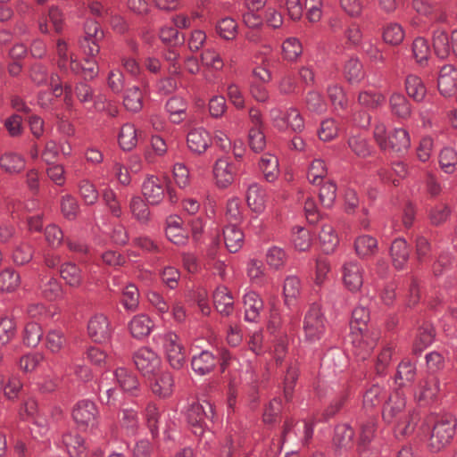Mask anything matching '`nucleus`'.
Wrapping results in <instances>:
<instances>
[{
    "mask_svg": "<svg viewBox=\"0 0 457 457\" xmlns=\"http://www.w3.org/2000/svg\"><path fill=\"white\" fill-rule=\"evenodd\" d=\"M214 417L212 404L208 401L193 403L186 411L188 428L198 438L199 447L212 450L216 445V436L208 423Z\"/></svg>",
    "mask_w": 457,
    "mask_h": 457,
    "instance_id": "f257e3e1",
    "label": "nucleus"
},
{
    "mask_svg": "<svg viewBox=\"0 0 457 457\" xmlns=\"http://www.w3.org/2000/svg\"><path fill=\"white\" fill-rule=\"evenodd\" d=\"M385 422L394 425L397 436H405L414 431L417 415L412 409L406 408V399L399 392L392 394L383 407Z\"/></svg>",
    "mask_w": 457,
    "mask_h": 457,
    "instance_id": "f03ea898",
    "label": "nucleus"
},
{
    "mask_svg": "<svg viewBox=\"0 0 457 457\" xmlns=\"http://www.w3.org/2000/svg\"><path fill=\"white\" fill-rule=\"evenodd\" d=\"M457 420L450 413L438 416L435 420L431 433L427 441V447L431 453H439L453 440Z\"/></svg>",
    "mask_w": 457,
    "mask_h": 457,
    "instance_id": "7ed1b4c3",
    "label": "nucleus"
},
{
    "mask_svg": "<svg viewBox=\"0 0 457 457\" xmlns=\"http://www.w3.org/2000/svg\"><path fill=\"white\" fill-rule=\"evenodd\" d=\"M328 320L319 303H313L307 310L303 322L305 340L311 343L322 338L326 332Z\"/></svg>",
    "mask_w": 457,
    "mask_h": 457,
    "instance_id": "20e7f679",
    "label": "nucleus"
},
{
    "mask_svg": "<svg viewBox=\"0 0 457 457\" xmlns=\"http://www.w3.org/2000/svg\"><path fill=\"white\" fill-rule=\"evenodd\" d=\"M353 428L346 423L338 424L335 427L332 438L334 457H358L354 447Z\"/></svg>",
    "mask_w": 457,
    "mask_h": 457,
    "instance_id": "39448f33",
    "label": "nucleus"
},
{
    "mask_svg": "<svg viewBox=\"0 0 457 457\" xmlns=\"http://www.w3.org/2000/svg\"><path fill=\"white\" fill-rule=\"evenodd\" d=\"M72 419L77 427L83 431L98 427L99 411L96 404L88 399L79 401L72 409Z\"/></svg>",
    "mask_w": 457,
    "mask_h": 457,
    "instance_id": "423d86ee",
    "label": "nucleus"
},
{
    "mask_svg": "<svg viewBox=\"0 0 457 457\" xmlns=\"http://www.w3.org/2000/svg\"><path fill=\"white\" fill-rule=\"evenodd\" d=\"M133 361L137 370L145 378L158 374L162 367L160 356L149 347H141L133 353Z\"/></svg>",
    "mask_w": 457,
    "mask_h": 457,
    "instance_id": "0eeeda50",
    "label": "nucleus"
},
{
    "mask_svg": "<svg viewBox=\"0 0 457 457\" xmlns=\"http://www.w3.org/2000/svg\"><path fill=\"white\" fill-rule=\"evenodd\" d=\"M353 353L357 360L365 361L368 359L378 340V334L363 331L362 328H358V331H352Z\"/></svg>",
    "mask_w": 457,
    "mask_h": 457,
    "instance_id": "6e6552de",
    "label": "nucleus"
},
{
    "mask_svg": "<svg viewBox=\"0 0 457 457\" xmlns=\"http://www.w3.org/2000/svg\"><path fill=\"white\" fill-rule=\"evenodd\" d=\"M160 339L170 365L176 370L181 369L186 361V352L178 335L168 332Z\"/></svg>",
    "mask_w": 457,
    "mask_h": 457,
    "instance_id": "1a4fd4ad",
    "label": "nucleus"
},
{
    "mask_svg": "<svg viewBox=\"0 0 457 457\" xmlns=\"http://www.w3.org/2000/svg\"><path fill=\"white\" fill-rule=\"evenodd\" d=\"M270 117L274 127L279 130L290 129L292 131L298 132L304 127L303 119L295 108H289L285 112L273 108L270 112Z\"/></svg>",
    "mask_w": 457,
    "mask_h": 457,
    "instance_id": "9d476101",
    "label": "nucleus"
},
{
    "mask_svg": "<svg viewBox=\"0 0 457 457\" xmlns=\"http://www.w3.org/2000/svg\"><path fill=\"white\" fill-rule=\"evenodd\" d=\"M87 332L93 341L104 343L111 338L112 330L108 318L104 314H96L89 320Z\"/></svg>",
    "mask_w": 457,
    "mask_h": 457,
    "instance_id": "9b49d317",
    "label": "nucleus"
},
{
    "mask_svg": "<svg viewBox=\"0 0 457 457\" xmlns=\"http://www.w3.org/2000/svg\"><path fill=\"white\" fill-rule=\"evenodd\" d=\"M215 184L220 188L228 187L235 179L237 168L228 158H219L212 168Z\"/></svg>",
    "mask_w": 457,
    "mask_h": 457,
    "instance_id": "f8f14e48",
    "label": "nucleus"
},
{
    "mask_svg": "<svg viewBox=\"0 0 457 457\" xmlns=\"http://www.w3.org/2000/svg\"><path fill=\"white\" fill-rule=\"evenodd\" d=\"M220 358L209 350H203L198 354L193 355L191 359V368L193 371L204 376L214 370Z\"/></svg>",
    "mask_w": 457,
    "mask_h": 457,
    "instance_id": "ddd939ff",
    "label": "nucleus"
},
{
    "mask_svg": "<svg viewBox=\"0 0 457 457\" xmlns=\"http://www.w3.org/2000/svg\"><path fill=\"white\" fill-rule=\"evenodd\" d=\"M113 375L121 390L131 396H139L141 395V386L137 375L126 368H117Z\"/></svg>",
    "mask_w": 457,
    "mask_h": 457,
    "instance_id": "4468645a",
    "label": "nucleus"
},
{
    "mask_svg": "<svg viewBox=\"0 0 457 457\" xmlns=\"http://www.w3.org/2000/svg\"><path fill=\"white\" fill-rule=\"evenodd\" d=\"M343 280L350 291L356 292L361 287L363 284V270L359 262L350 261L344 264Z\"/></svg>",
    "mask_w": 457,
    "mask_h": 457,
    "instance_id": "2eb2a0df",
    "label": "nucleus"
},
{
    "mask_svg": "<svg viewBox=\"0 0 457 457\" xmlns=\"http://www.w3.org/2000/svg\"><path fill=\"white\" fill-rule=\"evenodd\" d=\"M187 144L191 152L201 154L211 145L212 137L204 128H194L187 133Z\"/></svg>",
    "mask_w": 457,
    "mask_h": 457,
    "instance_id": "dca6fc26",
    "label": "nucleus"
},
{
    "mask_svg": "<svg viewBox=\"0 0 457 457\" xmlns=\"http://www.w3.org/2000/svg\"><path fill=\"white\" fill-rule=\"evenodd\" d=\"M438 392V378L435 376H428L420 383L414 395L420 404H427L436 398Z\"/></svg>",
    "mask_w": 457,
    "mask_h": 457,
    "instance_id": "f3484780",
    "label": "nucleus"
},
{
    "mask_svg": "<svg viewBox=\"0 0 457 457\" xmlns=\"http://www.w3.org/2000/svg\"><path fill=\"white\" fill-rule=\"evenodd\" d=\"M213 303L218 312L229 316L234 311V298L225 286H219L213 292Z\"/></svg>",
    "mask_w": 457,
    "mask_h": 457,
    "instance_id": "a211bd4d",
    "label": "nucleus"
},
{
    "mask_svg": "<svg viewBox=\"0 0 457 457\" xmlns=\"http://www.w3.org/2000/svg\"><path fill=\"white\" fill-rule=\"evenodd\" d=\"M245 320L248 322H258L261 312L263 310V302L260 295L253 292H248L244 295Z\"/></svg>",
    "mask_w": 457,
    "mask_h": 457,
    "instance_id": "6ab92c4d",
    "label": "nucleus"
},
{
    "mask_svg": "<svg viewBox=\"0 0 457 457\" xmlns=\"http://www.w3.org/2000/svg\"><path fill=\"white\" fill-rule=\"evenodd\" d=\"M62 443L70 457H87V446L84 439L76 432H66L62 435Z\"/></svg>",
    "mask_w": 457,
    "mask_h": 457,
    "instance_id": "aec40b11",
    "label": "nucleus"
},
{
    "mask_svg": "<svg viewBox=\"0 0 457 457\" xmlns=\"http://www.w3.org/2000/svg\"><path fill=\"white\" fill-rule=\"evenodd\" d=\"M457 87V71L452 65L442 67L438 77V89L445 96H452Z\"/></svg>",
    "mask_w": 457,
    "mask_h": 457,
    "instance_id": "412c9836",
    "label": "nucleus"
},
{
    "mask_svg": "<svg viewBox=\"0 0 457 457\" xmlns=\"http://www.w3.org/2000/svg\"><path fill=\"white\" fill-rule=\"evenodd\" d=\"M393 265L397 270H403L410 257V249L404 238L395 239L390 247Z\"/></svg>",
    "mask_w": 457,
    "mask_h": 457,
    "instance_id": "4be33fe9",
    "label": "nucleus"
},
{
    "mask_svg": "<svg viewBox=\"0 0 457 457\" xmlns=\"http://www.w3.org/2000/svg\"><path fill=\"white\" fill-rule=\"evenodd\" d=\"M223 238L225 245L230 253L238 252L245 242L244 232L235 224H228L224 227Z\"/></svg>",
    "mask_w": 457,
    "mask_h": 457,
    "instance_id": "5701e85b",
    "label": "nucleus"
},
{
    "mask_svg": "<svg viewBox=\"0 0 457 457\" xmlns=\"http://www.w3.org/2000/svg\"><path fill=\"white\" fill-rule=\"evenodd\" d=\"M386 150L403 154L406 152L410 145L411 140L408 132L403 129H395L387 137Z\"/></svg>",
    "mask_w": 457,
    "mask_h": 457,
    "instance_id": "b1692460",
    "label": "nucleus"
},
{
    "mask_svg": "<svg viewBox=\"0 0 457 457\" xmlns=\"http://www.w3.org/2000/svg\"><path fill=\"white\" fill-rule=\"evenodd\" d=\"M174 379L169 371L162 372L151 385L152 392L162 398L169 397L173 393Z\"/></svg>",
    "mask_w": 457,
    "mask_h": 457,
    "instance_id": "393cba45",
    "label": "nucleus"
},
{
    "mask_svg": "<svg viewBox=\"0 0 457 457\" xmlns=\"http://www.w3.org/2000/svg\"><path fill=\"white\" fill-rule=\"evenodd\" d=\"M318 237L321 250L327 254L332 253L339 244V238L334 228L329 224L321 227Z\"/></svg>",
    "mask_w": 457,
    "mask_h": 457,
    "instance_id": "a878e982",
    "label": "nucleus"
},
{
    "mask_svg": "<svg viewBox=\"0 0 457 457\" xmlns=\"http://www.w3.org/2000/svg\"><path fill=\"white\" fill-rule=\"evenodd\" d=\"M416 371V365L411 361H401L395 376V384L400 387L411 385L415 380Z\"/></svg>",
    "mask_w": 457,
    "mask_h": 457,
    "instance_id": "bb28decb",
    "label": "nucleus"
},
{
    "mask_svg": "<svg viewBox=\"0 0 457 457\" xmlns=\"http://www.w3.org/2000/svg\"><path fill=\"white\" fill-rule=\"evenodd\" d=\"M435 338V331L431 324L424 323L417 331L413 343V352L418 354L429 346Z\"/></svg>",
    "mask_w": 457,
    "mask_h": 457,
    "instance_id": "cd10ccee",
    "label": "nucleus"
},
{
    "mask_svg": "<svg viewBox=\"0 0 457 457\" xmlns=\"http://www.w3.org/2000/svg\"><path fill=\"white\" fill-rule=\"evenodd\" d=\"M152 327V320L145 314L134 316L129 325L132 337L138 339L148 336L151 332Z\"/></svg>",
    "mask_w": 457,
    "mask_h": 457,
    "instance_id": "c85d7f7f",
    "label": "nucleus"
},
{
    "mask_svg": "<svg viewBox=\"0 0 457 457\" xmlns=\"http://www.w3.org/2000/svg\"><path fill=\"white\" fill-rule=\"evenodd\" d=\"M433 47L435 54L441 59L446 58L453 51V41L449 39L447 33L437 29L433 35Z\"/></svg>",
    "mask_w": 457,
    "mask_h": 457,
    "instance_id": "c756f323",
    "label": "nucleus"
},
{
    "mask_svg": "<svg viewBox=\"0 0 457 457\" xmlns=\"http://www.w3.org/2000/svg\"><path fill=\"white\" fill-rule=\"evenodd\" d=\"M139 134L133 124H124L119 134L120 146L126 151L133 149L138 141Z\"/></svg>",
    "mask_w": 457,
    "mask_h": 457,
    "instance_id": "7c9ffc66",
    "label": "nucleus"
},
{
    "mask_svg": "<svg viewBox=\"0 0 457 457\" xmlns=\"http://www.w3.org/2000/svg\"><path fill=\"white\" fill-rule=\"evenodd\" d=\"M123 104L130 112H137L143 107V93L141 89L133 86L128 87L124 92Z\"/></svg>",
    "mask_w": 457,
    "mask_h": 457,
    "instance_id": "2f4dec72",
    "label": "nucleus"
},
{
    "mask_svg": "<svg viewBox=\"0 0 457 457\" xmlns=\"http://www.w3.org/2000/svg\"><path fill=\"white\" fill-rule=\"evenodd\" d=\"M354 248L360 257L371 256L378 250V241L371 236L362 235L355 239Z\"/></svg>",
    "mask_w": 457,
    "mask_h": 457,
    "instance_id": "473e14b6",
    "label": "nucleus"
},
{
    "mask_svg": "<svg viewBox=\"0 0 457 457\" xmlns=\"http://www.w3.org/2000/svg\"><path fill=\"white\" fill-rule=\"evenodd\" d=\"M291 240L295 248L300 252L309 250L312 243L310 231L306 228L300 226L293 228Z\"/></svg>",
    "mask_w": 457,
    "mask_h": 457,
    "instance_id": "72a5a7b5",
    "label": "nucleus"
},
{
    "mask_svg": "<svg viewBox=\"0 0 457 457\" xmlns=\"http://www.w3.org/2000/svg\"><path fill=\"white\" fill-rule=\"evenodd\" d=\"M387 398V392L378 385H373L363 395V406L372 409Z\"/></svg>",
    "mask_w": 457,
    "mask_h": 457,
    "instance_id": "f704fd0d",
    "label": "nucleus"
},
{
    "mask_svg": "<svg viewBox=\"0 0 457 457\" xmlns=\"http://www.w3.org/2000/svg\"><path fill=\"white\" fill-rule=\"evenodd\" d=\"M67 345V337L62 329L54 328L46 336V347L53 353H59Z\"/></svg>",
    "mask_w": 457,
    "mask_h": 457,
    "instance_id": "c9c22d12",
    "label": "nucleus"
},
{
    "mask_svg": "<svg viewBox=\"0 0 457 457\" xmlns=\"http://www.w3.org/2000/svg\"><path fill=\"white\" fill-rule=\"evenodd\" d=\"M60 275L71 287H79L82 282L80 269L72 262H66L60 268Z\"/></svg>",
    "mask_w": 457,
    "mask_h": 457,
    "instance_id": "e433bc0d",
    "label": "nucleus"
},
{
    "mask_svg": "<svg viewBox=\"0 0 457 457\" xmlns=\"http://www.w3.org/2000/svg\"><path fill=\"white\" fill-rule=\"evenodd\" d=\"M260 168L266 180L271 182L278 174V160L273 154H265L261 158Z\"/></svg>",
    "mask_w": 457,
    "mask_h": 457,
    "instance_id": "4c0bfd02",
    "label": "nucleus"
},
{
    "mask_svg": "<svg viewBox=\"0 0 457 457\" xmlns=\"http://www.w3.org/2000/svg\"><path fill=\"white\" fill-rule=\"evenodd\" d=\"M349 398L348 388L342 389L339 394L330 402L329 405L324 410L322 415L324 420H328L336 416L345 406Z\"/></svg>",
    "mask_w": 457,
    "mask_h": 457,
    "instance_id": "58836bf2",
    "label": "nucleus"
},
{
    "mask_svg": "<svg viewBox=\"0 0 457 457\" xmlns=\"http://www.w3.org/2000/svg\"><path fill=\"white\" fill-rule=\"evenodd\" d=\"M145 418L146 421L147 428L150 430L153 438H156L159 436V424L161 420V412L158 407L153 403H149L145 411Z\"/></svg>",
    "mask_w": 457,
    "mask_h": 457,
    "instance_id": "ea45409f",
    "label": "nucleus"
},
{
    "mask_svg": "<svg viewBox=\"0 0 457 457\" xmlns=\"http://www.w3.org/2000/svg\"><path fill=\"white\" fill-rule=\"evenodd\" d=\"M120 423L128 435L134 436L139 428V420L137 411L123 409L121 411Z\"/></svg>",
    "mask_w": 457,
    "mask_h": 457,
    "instance_id": "a19ab883",
    "label": "nucleus"
},
{
    "mask_svg": "<svg viewBox=\"0 0 457 457\" xmlns=\"http://www.w3.org/2000/svg\"><path fill=\"white\" fill-rule=\"evenodd\" d=\"M328 174V169L323 160L314 159L310 164L307 179L312 185H320Z\"/></svg>",
    "mask_w": 457,
    "mask_h": 457,
    "instance_id": "79ce46f5",
    "label": "nucleus"
},
{
    "mask_svg": "<svg viewBox=\"0 0 457 457\" xmlns=\"http://www.w3.org/2000/svg\"><path fill=\"white\" fill-rule=\"evenodd\" d=\"M392 112L399 118L406 119L411 114V107L407 99L399 93H395L389 99Z\"/></svg>",
    "mask_w": 457,
    "mask_h": 457,
    "instance_id": "37998d69",
    "label": "nucleus"
},
{
    "mask_svg": "<svg viewBox=\"0 0 457 457\" xmlns=\"http://www.w3.org/2000/svg\"><path fill=\"white\" fill-rule=\"evenodd\" d=\"M21 278L19 273L11 268L0 272V290L3 292H12L19 287Z\"/></svg>",
    "mask_w": 457,
    "mask_h": 457,
    "instance_id": "c03bdc74",
    "label": "nucleus"
},
{
    "mask_svg": "<svg viewBox=\"0 0 457 457\" xmlns=\"http://www.w3.org/2000/svg\"><path fill=\"white\" fill-rule=\"evenodd\" d=\"M121 303L129 312H136L139 304V293L134 284L127 285L122 290Z\"/></svg>",
    "mask_w": 457,
    "mask_h": 457,
    "instance_id": "a18cd8bd",
    "label": "nucleus"
},
{
    "mask_svg": "<svg viewBox=\"0 0 457 457\" xmlns=\"http://www.w3.org/2000/svg\"><path fill=\"white\" fill-rule=\"evenodd\" d=\"M405 88L408 96L415 101H421L426 95V87L421 79L415 75H409L406 78Z\"/></svg>",
    "mask_w": 457,
    "mask_h": 457,
    "instance_id": "49530a36",
    "label": "nucleus"
},
{
    "mask_svg": "<svg viewBox=\"0 0 457 457\" xmlns=\"http://www.w3.org/2000/svg\"><path fill=\"white\" fill-rule=\"evenodd\" d=\"M33 254V246L27 242H22L14 247L12 258L16 265L21 266L29 263L32 260Z\"/></svg>",
    "mask_w": 457,
    "mask_h": 457,
    "instance_id": "de8ad7c7",
    "label": "nucleus"
},
{
    "mask_svg": "<svg viewBox=\"0 0 457 457\" xmlns=\"http://www.w3.org/2000/svg\"><path fill=\"white\" fill-rule=\"evenodd\" d=\"M43 330L37 322L26 324L23 333V342L29 347H36L41 341Z\"/></svg>",
    "mask_w": 457,
    "mask_h": 457,
    "instance_id": "09e8293b",
    "label": "nucleus"
},
{
    "mask_svg": "<svg viewBox=\"0 0 457 457\" xmlns=\"http://www.w3.org/2000/svg\"><path fill=\"white\" fill-rule=\"evenodd\" d=\"M457 164V152L452 147H445L439 154V165L442 170L452 174Z\"/></svg>",
    "mask_w": 457,
    "mask_h": 457,
    "instance_id": "8fccbe9b",
    "label": "nucleus"
},
{
    "mask_svg": "<svg viewBox=\"0 0 457 457\" xmlns=\"http://www.w3.org/2000/svg\"><path fill=\"white\" fill-rule=\"evenodd\" d=\"M344 74L351 83L361 81L364 77L362 64L357 58H350L345 64Z\"/></svg>",
    "mask_w": 457,
    "mask_h": 457,
    "instance_id": "3c124183",
    "label": "nucleus"
},
{
    "mask_svg": "<svg viewBox=\"0 0 457 457\" xmlns=\"http://www.w3.org/2000/svg\"><path fill=\"white\" fill-rule=\"evenodd\" d=\"M0 164L7 172H20L25 167V161L20 154L8 153L2 156Z\"/></svg>",
    "mask_w": 457,
    "mask_h": 457,
    "instance_id": "603ef678",
    "label": "nucleus"
},
{
    "mask_svg": "<svg viewBox=\"0 0 457 457\" xmlns=\"http://www.w3.org/2000/svg\"><path fill=\"white\" fill-rule=\"evenodd\" d=\"M142 193L145 198H155L164 195L161 180L154 176L148 177L142 185Z\"/></svg>",
    "mask_w": 457,
    "mask_h": 457,
    "instance_id": "864d4df0",
    "label": "nucleus"
},
{
    "mask_svg": "<svg viewBox=\"0 0 457 457\" xmlns=\"http://www.w3.org/2000/svg\"><path fill=\"white\" fill-rule=\"evenodd\" d=\"M370 320L369 309L360 304L356 306L352 312L351 327L353 331H358V328H362L363 331L367 330V323Z\"/></svg>",
    "mask_w": 457,
    "mask_h": 457,
    "instance_id": "5fc2aeb1",
    "label": "nucleus"
},
{
    "mask_svg": "<svg viewBox=\"0 0 457 457\" xmlns=\"http://www.w3.org/2000/svg\"><path fill=\"white\" fill-rule=\"evenodd\" d=\"M52 23L54 30L56 32H60L62 29V13L57 7H51L49 9L48 12V19H42L39 21V29L42 33H47L48 32V25L47 21Z\"/></svg>",
    "mask_w": 457,
    "mask_h": 457,
    "instance_id": "6e6d98bb",
    "label": "nucleus"
},
{
    "mask_svg": "<svg viewBox=\"0 0 457 457\" xmlns=\"http://www.w3.org/2000/svg\"><path fill=\"white\" fill-rule=\"evenodd\" d=\"M299 376V368L296 364H290L284 377V395L287 401L292 398L295 383Z\"/></svg>",
    "mask_w": 457,
    "mask_h": 457,
    "instance_id": "4d7b16f0",
    "label": "nucleus"
},
{
    "mask_svg": "<svg viewBox=\"0 0 457 457\" xmlns=\"http://www.w3.org/2000/svg\"><path fill=\"white\" fill-rule=\"evenodd\" d=\"M394 352V346L392 345H386L383 347L379 354L378 355L375 370L378 376H384L391 363L392 356Z\"/></svg>",
    "mask_w": 457,
    "mask_h": 457,
    "instance_id": "13d9d810",
    "label": "nucleus"
},
{
    "mask_svg": "<svg viewBox=\"0 0 457 457\" xmlns=\"http://www.w3.org/2000/svg\"><path fill=\"white\" fill-rule=\"evenodd\" d=\"M404 37V31L398 23H389L383 30V38L386 43L390 45H399Z\"/></svg>",
    "mask_w": 457,
    "mask_h": 457,
    "instance_id": "bf43d9fd",
    "label": "nucleus"
},
{
    "mask_svg": "<svg viewBox=\"0 0 457 457\" xmlns=\"http://www.w3.org/2000/svg\"><path fill=\"white\" fill-rule=\"evenodd\" d=\"M287 261V253L283 248L272 246L267 250L266 262L268 265L275 270L283 267Z\"/></svg>",
    "mask_w": 457,
    "mask_h": 457,
    "instance_id": "052dcab7",
    "label": "nucleus"
},
{
    "mask_svg": "<svg viewBox=\"0 0 457 457\" xmlns=\"http://www.w3.org/2000/svg\"><path fill=\"white\" fill-rule=\"evenodd\" d=\"M216 31L224 39H233L237 33V24L231 18H224L217 23Z\"/></svg>",
    "mask_w": 457,
    "mask_h": 457,
    "instance_id": "680f3d73",
    "label": "nucleus"
},
{
    "mask_svg": "<svg viewBox=\"0 0 457 457\" xmlns=\"http://www.w3.org/2000/svg\"><path fill=\"white\" fill-rule=\"evenodd\" d=\"M283 292L286 303L295 300L301 292V281L295 276H288L284 282Z\"/></svg>",
    "mask_w": 457,
    "mask_h": 457,
    "instance_id": "e2e57ef3",
    "label": "nucleus"
},
{
    "mask_svg": "<svg viewBox=\"0 0 457 457\" xmlns=\"http://www.w3.org/2000/svg\"><path fill=\"white\" fill-rule=\"evenodd\" d=\"M41 293L46 299L54 301L62 295V285L56 278H51L42 285Z\"/></svg>",
    "mask_w": 457,
    "mask_h": 457,
    "instance_id": "0e129e2a",
    "label": "nucleus"
},
{
    "mask_svg": "<svg viewBox=\"0 0 457 457\" xmlns=\"http://www.w3.org/2000/svg\"><path fill=\"white\" fill-rule=\"evenodd\" d=\"M16 334V326L13 320L3 318L0 320V346L7 345Z\"/></svg>",
    "mask_w": 457,
    "mask_h": 457,
    "instance_id": "69168bd1",
    "label": "nucleus"
},
{
    "mask_svg": "<svg viewBox=\"0 0 457 457\" xmlns=\"http://www.w3.org/2000/svg\"><path fill=\"white\" fill-rule=\"evenodd\" d=\"M161 40L172 47L184 43V36L179 34L177 29L173 27L164 26L160 31Z\"/></svg>",
    "mask_w": 457,
    "mask_h": 457,
    "instance_id": "338daca9",
    "label": "nucleus"
},
{
    "mask_svg": "<svg viewBox=\"0 0 457 457\" xmlns=\"http://www.w3.org/2000/svg\"><path fill=\"white\" fill-rule=\"evenodd\" d=\"M284 58L288 61H295L302 54L303 47L298 39L287 38L282 45Z\"/></svg>",
    "mask_w": 457,
    "mask_h": 457,
    "instance_id": "774afa93",
    "label": "nucleus"
}]
</instances>
